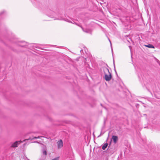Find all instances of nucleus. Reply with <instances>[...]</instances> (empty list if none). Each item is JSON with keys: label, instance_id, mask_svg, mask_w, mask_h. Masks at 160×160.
Masks as SVG:
<instances>
[{"label": "nucleus", "instance_id": "nucleus-1", "mask_svg": "<svg viewBox=\"0 0 160 160\" xmlns=\"http://www.w3.org/2000/svg\"><path fill=\"white\" fill-rule=\"evenodd\" d=\"M103 71L105 80L107 81H109L111 79L112 75L109 69L107 68H103Z\"/></svg>", "mask_w": 160, "mask_h": 160}, {"label": "nucleus", "instance_id": "nucleus-2", "mask_svg": "<svg viewBox=\"0 0 160 160\" xmlns=\"http://www.w3.org/2000/svg\"><path fill=\"white\" fill-rule=\"evenodd\" d=\"M23 142V141H16L15 142L12 144L11 146L13 148L17 147L18 145H19L20 142Z\"/></svg>", "mask_w": 160, "mask_h": 160}, {"label": "nucleus", "instance_id": "nucleus-3", "mask_svg": "<svg viewBox=\"0 0 160 160\" xmlns=\"http://www.w3.org/2000/svg\"><path fill=\"white\" fill-rule=\"evenodd\" d=\"M81 28H82V29L83 31V32L87 33H89L90 34H91L92 32V30L90 29H88L87 28L86 29H84L82 26H80Z\"/></svg>", "mask_w": 160, "mask_h": 160}, {"label": "nucleus", "instance_id": "nucleus-4", "mask_svg": "<svg viewBox=\"0 0 160 160\" xmlns=\"http://www.w3.org/2000/svg\"><path fill=\"white\" fill-rule=\"evenodd\" d=\"M58 147L60 148L63 146V142L62 140H60L58 142Z\"/></svg>", "mask_w": 160, "mask_h": 160}, {"label": "nucleus", "instance_id": "nucleus-5", "mask_svg": "<svg viewBox=\"0 0 160 160\" xmlns=\"http://www.w3.org/2000/svg\"><path fill=\"white\" fill-rule=\"evenodd\" d=\"M112 138L113 139L114 143H116L118 140V137L116 136L113 135L112 136Z\"/></svg>", "mask_w": 160, "mask_h": 160}, {"label": "nucleus", "instance_id": "nucleus-6", "mask_svg": "<svg viewBox=\"0 0 160 160\" xmlns=\"http://www.w3.org/2000/svg\"><path fill=\"white\" fill-rule=\"evenodd\" d=\"M108 144L107 143H105L103 145H102V149L103 150H105L106 148L108 147Z\"/></svg>", "mask_w": 160, "mask_h": 160}, {"label": "nucleus", "instance_id": "nucleus-7", "mask_svg": "<svg viewBox=\"0 0 160 160\" xmlns=\"http://www.w3.org/2000/svg\"><path fill=\"white\" fill-rule=\"evenodd\" d=\"M145 46L147 47H148L150 48H155L154 47L153 45L151 44H148V45H145Z\"/></svg>", "mask_w": 160, "mask_h": 160}, {"label": "nucleus", "instance_id": "nucleus-8", "mask_svg": "<svg viewBox=\"0 0 160 160\" xmlns=\"http://www.w3.org/2000/svg\"><path fill=\"white\" fill-rule=\"evenodd\" d=\"M42 150L43 154V155H47V151H46V149H44Z\"/></svg>", "mask_w": 160, "mask_h": 160}, {"label": "nucleus", "instance_id": "nucleus-9", "mask_svg": "<svg viewBox=\"0 0 160 160\" xmlns=\"http://www.w3.org/2000/svg\"><path fill=\"white\" fill-rule=\"evenodd\" d=\"M104 133V132H102V131H101V133L98 136V137H100V136H101V135H103V134Z\"/></svg>", "mask_w": 160, "mask_h": 160}, {"label": "nucleus", "instance_id": "nucleus-10", "mask_svg": "<svg viewBox=\"0 0 160 160\" xmlns=\"http://www.w3.org/2000/svg\"><path fill=\"white\" fill-rule=\"evenodd\" d=\"M59 158L57 157L52 159V160H58Z\"/></svg>", "mask_w": 160, "mask_h": 160}, {"label": "nucleus", "instance_id": "nucleus-11", "mask_svg": "<svg viewBox=\"0 0 160 160\" xmlns=\"http://www.w3.org/2000/svg\"><path fill=\"white\" fill-rule=\"evenodd\" d=\"M19 45L20 46H21V47H25V45H22L21 44H19Z\"/></svg>", "mask_w": 160, "mask_h": 160}, {"label": "nucleus", "instance_id": "nucleus-12", "mask_svg": "<svg viewBox=\"0 0 160 160\" xmlns=\"http://www.w3.org/2000/svg\"><path fill=\"white\" fill-rule=\"evenodd\" d=\"M114 68V71H115V73L117 74V75H118L117 73V71H116V70L115 67V68Z\"/></svg>", "mask_w": 160, "mask_h": 160}, {"label": "nucleus", "instance_id": "nucleus-13", "mask_svg": "<svg viewBox=\"0 0 160 160\" xmlns=\"http://www.w3.org/2000/svg\"><path fill=\"white\" fill-rule=\"evenodd\" d=\"M39 138V137H34L33 138H32V139H36V138Z\"/></svg>", "mask_w": 160, "mask_h": 160}, {"label": "nucleus", "instance_id": "nucleus-14", "mask_svg": "<svg viewBox=\"0 0 160 160\" xmlns=\"http://www.w3.org/2000/svg\"><path fill=\"white\" fill-rule=\"evenodd\" d=\"M36 47V48H38V49H42L40 47Z\"/></svg>", "mask_w": 160, "mask_h": 160}, {"label": "nucleus", "instance_id": "nucleus-15", "mask_svg": "<svg viewBox=\"0 0 160 160\" xmlns=\"http://www.w3.org/2000/svg\"><path fill=\"white\" fill-rule=\"evenodd\" d=\"M113 62L114 67V68H115V65L114 61V60H113Z\"/></svg>", "mask_w": 160, "mask_h": 160}, {"label": "nucleus", "instance_id": "nucleus-16", "mask_svg": "<svg viewBox=\"0 0 160 160\" xmlns=\"http://www.w3.org/2000/svg\"><path fill=\"white\" fill-rule=\"evenodd\" d=\"M68 22H71V23H72V22L71 21H68Z\"/></svg>", "mask_w": 160, "mask_h": 160}, {"label": "nucleus", "instance_id": "nucleus-17", "mask_svg": "<svg viewBox=\"0 0 160 160\" xmlns=\"http://www.w3.org/2000/svg\"><path fill=\"white\" fill-rule=\"evenodd\" d=\"M4 11H3V12H1V13L0 14H2L3 13H4Z\"/></svg>", "mask_w": 160, "mask_h": 160}, {"label": "nucleus", "instance_id": "nucleus-18", "mask_svg": "<svg viewBox=\"0 0 160 160\" xmlns=\"http://www.w3.org/2000/svg\"><path fill=\"white\" fill-rule=\"evenodd\" d=\"M157 62L158 63L159 62V61L158 60H157Z\"/></svg>", "mask_w": 160, "mask_h": 160}, {"label": "nucleus", "instance_id": "nucleus-19", "mask_svg": "<svg viewBox=\"0 0 160 160\" xmlns=\"http://www.w3.org/2000/svg\"><path fill=\"white\" fill-rule=\"evenodd\" d=\"M109 41H110V43H111V41H110V40H109Z\"/></svg>", "mask_w": 160, "mask_h": 160}]
</instances>
